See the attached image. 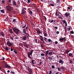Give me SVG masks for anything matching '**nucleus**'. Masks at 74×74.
I'll use <instances>...</instances> for the list:
<instances>
[{"instance_id":"6ab92c4d","label":"nucleus","mask_w":74,"mask_h":74,"mask_svg":"<svg viewBox=\"0 0 74 74\" xmlns=\"http://www.w3.org/2000/svg\"><path fill=\"white\" fill-rule=\"evenodd\" d=\"M65 16H66V17H68L69 16V14L67 13V12H66L65 13Z\"/></svg>"},{"instance_id":"864d4df0","label":"nucleus","mask_w":74,"mask_h":74,"mask_svg":"<svg viewBox=\"0 0 74 74\" xmlns=\"http://www.w3.org/2000/svg\"><path fill=\"white\" fill-rule=\"evenodd\" d=\"M5 2V1H4V0H3L2 1V4H3Z\"/></svg>"},{"instance_id":"c756f323","label":"nucleus","mask_w":74,"mask_h":74,"mask_svg":"<svg viewBox=\"0 0 74 74\" xmlns=\"http://www.w3.org/2000/svg\"><path fill=\"white\" fill-rule=\"evenodd\" d=\"M49 52V50H48L46 51V55H48V53Z\"/></svg>"},{"instance_id":"e433bc0d","label":"nucleus","mask_w":74,"mask_h":74,"mask_svg":"<svg viewBox=\"0 0 74 74\" xmlns=\"http://www.w3.org/2000/svg\"><path fill=\"white\" fill-rule=\"evenodd\" d=\"M44 36H45V37H47V34L46 33H45L44 34Z\"/></svg>"},{"instance_id":"4468645a","label":"nucleus","mask_w":74,"mask_h":74,"mask_svg":"<svg viewBox=\"0 0 74 74\" xmlns=\"http://www.w3.org/2000/svg\"><path fill=\"white\" fill-rule=\"evenodd\" d=\"M49 51H50V52H49L48 54L49 55H52V53L53 52H52L51 50H49Z\"/></svg>"},{"instance_id":"603ef678","label":"nucleus","mask_w":74,"mask_h":74,"mask_svg":"<svg viewBox=\"0 0 74 74\" xmlns=\"http://www.w3.org/2000/svg\"><path fill=\"white\" fill-rule=\"evenodd\" d=\"M27 45V44H26V43H24V47H25Z\"/></svg>"},{"instance_id":"9d476101","label":"nucleus","mask_w":74,"mask_h":74,"mask_svg":"<svg viewBox=\"0 0 74 74\" xmlns=\"http://www.w3.org/2000/svg\"><path fill=\"white\" fill-rule=\"evenodd\" d=\"M64 63V61L60 59L59 61V63H61V64H63Z\"/></svg>"},{"instance_id":"774afa93","label":"nucleus","mask_w":74,"mask_h":74,"mask_svg":"<svg viewBox=\"0 0 74 74\" xmlns=\"http://www.w3.org/2000/svg\"><path fill=\"white\" fill-rule=\"evenodd\" d=\"M41 63H42V62H39V64H41Z\"/></svg>"},{"instance_id":"37998d69","label":"nucleus","mask_w":74,"mask_h":74,"mask_svg":"<svg viewBox=\"0 0 74 74\" xmlns=\"http://www.w3.org/2000/svg\"><path fill=\"white\" fill-rule=\"evenodd\" d=\"M25 48H29V46H28L27 45L25 46Z\"/></svg>"},{"instance_id":"09e8293b","label":"nucleus","mask_w":74,"mask_h":74,"mask_svg":"<svg viewBox=\"0 0 74 74\" xmlns=\"http://www.w3.org/2000/svg\"><path fill=\"white\" fill-rule=\"evenodd\" d=\"M25 30H28V27H25Z\"/></svg>"},{"instance_id":"58836bf2","label":"nucleus","mask_w":74,"mask_h":74,"mask_svg":"<svg viewBox=\"0 0 74 74\" xmlns=\"http://www.w3.org/2000/svg\"><path fill=\"white\" fill-rule=\"evenodd\" d=\"M13 22H14V23H15V22H16V19H14L13 20Z\"/></svg>"},{"instance_id":"a211bd4d","label":"nucleus","mask_w":74,"mask_h":74,"mask_svg":"<svg viewBox=\"0 0 74 74\" xmlns=\"http://www.w3.org/2000/svg\"><path fill=\"white\" fill-rule=\"evenodd\" d=\"M48 41L49 42H50L51 44H52V40H51L49 39H48Z\"/></svg>"},{"instance_id":"412c9836","label":"nucleus","mask_w":74,"mask_h":74,"mask_svg":"<svg viewBox=\"0 0 74 74\" xmlns=\"http://www.w3.org/2000/svg\"><path fill=\"white\" fill-rule=\"evenodd\" d=\"M48 59H49V60H50V61H51L52 60V58L51 57H48Z\"/></svg>"},{"instance_id":"052dcab7","label":"nucleus","mask_w":74,"mask_h":74,"mask_svg":"<svg viewBox=\"0 0 74 74\" xmlns=\"http://www.w3.org/2000/svg\"><path fill=\"white\" fill-rule=\"evenodd\" d=\"M56 33L57 34H59V31H57Z\"/></svg>"},{"instance_id":"bf43d9fd","label":"nucleus","mask_w":74,"mask_h":74,"mask_svg":"<svg viewBox=\"0 0 74 74\" xmlns=\"http://www.w3.org/2000/svg\"><path fill=\"white\" fill-rule=\"evenodd\" d=\"M70 29H71V27H69V28H68V30L70 31Z\"/></svg>"},{"instance_id":"f3484780","label":"nucleus","mask_w":74,"mask_h":74,"mask_svg":"<svg viewBox=\"0 0 74 74\" xmlns=\"http://www.w3.org/2000/svg\"><path fill=\"white\" fill-rule=\"evenodd\" d=\"M35 30L36 31H37V32H38V33H39V34H40L41 32H40V30L36 29H35Z\"/></svg>"},{"instance_id":"a19ab883","label":"nucleus","mask_w":74,"mask_h":74,"mask_svg":"<svg viewBox=\"0 0 74 74\" xmlns=\"http://www.w3.org/2000/svg\"><path fill=\"white\" fill-rule=\"evenodd\" d=\"M27 3H30V2L31 1H30V0H27Z\"/></svg>"},{"instance_id":"c85d7f7f","label":"nucleus","mask_w":74,"mask_h":74,"mask_svg":"<svg viewBox=\"0 0 74 74\" xmlns=\"http://www.w3.org/2000/svg\"><path fill=\"white\" fill-rule=\"evenodd\" d=\"M61 68H58V71H61Z\"/></svg>"},{"instance_id":"dca6fc26","label":"nucleus","mask_w":74,"mask_h":74,"mask_svg":"<svg viewBox=\"0 0 74 74\" xmlns=\"http://www.w3.org/2000/svg\"><path fill=\"white\" fill-rule=\"evenodd\" d=\"M23 40L25 41V40H26V39H27V38L26 36H23Z\"/></svg>"},{"instance_id":"5701e85b","label":"nucleus","mask_w":74,"mask_h":74,"mask_svg":"<svg viewBox=\"0 0 74 74\" xmlns=\"http://www.w3.org/2000/svg\"><path fill=\"white\" fill-rule=\"evenodd\" d=\"M61 69H62V70L63 71H64V70H65V68H64V67L61 66Z\"/></svg>"},{"instance_id":"1a4fd4ad","label":"nucleus","mask_w":74,"mask_h":74,"mask_svg":"<svg viewBox=\"0 0 74 74\" xmlns=\"http://www.w3.org/2000/svg\"><path fill=\"white\" fill-rule=\"evenodd\" d=\"M22 28H23V29H24V28H25V27H26V23H23L22 25Z\"/></svg>"},{"instance_id":"3c124183","label":"nucleus","mask_w":74,"mask_h":74,"mask_svg":"<svg viewBox=\"0 0 74 74\" xmlns=\"http://www.w3.org/2000/svg\"><path fill=\"white\" fill-rule=\"evenodd\" d=\"M58 41H56L55 42V44H58Z\"/></svg>"},{"instance_id":"4be33fe9","label":"nucleus","mask_w":74,"mask_h":74,"mask_svg":"<svg viewBox=\"0 0 74 74\" xmlns=\"http://www.w3.org/2000/svg\"><path fill=\"white\" fill-rule=\"evenodd\" d=\"M5 49L6 51H8V48L7 46L6 47H5Z\"/></svg>"},{"instance_id":"f257e3e1","label":"nucleus","mask_w":74,"mask_h":74,"mask_svg":"<svg viewBox=\"0 0 74 74\" xmlns=\"http://www.w3.org/2000/svg\"><path fill=\"white\" fill-rule=\"evenodd\" d=\"M13 30L14 32L16 34H20L19 33V32H20V30L18 29V28H17L16 27H15L13 28Z\"/></svg>"},{"instance_id":"0e129e2a","label":"nucleus","mask_w":74,"mask_h":74,"mask_svg":"<svg viewBox=\"0 0 74 74\" xmlns=\"http://www.w3.org/2000/svg\"><path fill=\"white\" fill-rule=\"evenodd\" d=\"M41 47H42V48H44V46H43V45H41Z\"/></svg>"},{"instance_id":"39448f33","label":"nucleus","mask_w":74,"mask_h":74,"mask_svg":"<svg viewBox=\"0 0 74 74\" xmlns=\"http://www.w3.org/2000/svg\"><path fill=\"white\" fill-rule=\"evenodd\" d=\"M7 45L9 47H11L12 45V43L10 42V41H8L7 42Z\"/></svg>"},{"instance_id":"7c9ffc66","label":"nucleus","mask_w":74,"mask_h":74,"mask_svg":"<svg viewBox=\"0 0 74 74\" xmlns=\"http://www.w3.org/2000/svg\"><path fill=\"white\" fill-rule=\"evenodd\" d=\"M51 4H54V2H50V5Z\"/></svg>"},{"instance_id":"ea45409f","label":"nucleus","mask_w":74,"mask_h":74,"mask_svg":"<svg viewBox=\"0 0 74 74\" xmlns=\"http://www.w3.org/2000/svg\"><path fill=\"white\" fill-rule=\"evenodd\" d=\"M58 12H56V16H59V14H57Z\"/></svg>"},{"instance_id":"0eeeda50","label":"nucleus","mask_w":74,"mask_h":74,"mask_svg":"<svg viewBox=\"0 0 74 74\" xmlns=\"http://www.w3.org/2000/svg\"><path fill=\"white\" fill-rule=\"evenodd\" d=\"M23 33H24L25 34H27L28 36H29V35L28 34V33H26V30L25 29H24L23 30Z\"/></svg>"},{"instance_id":"2eb2a0df","label":"nucleus","mask_w":74,"mask_h":74,"mask_svg":"<svg viewBox=\"0 0 74 74\" xmlns=\"http://www.w3.org/2000/svg\"><path fill=\"white\" fill-rule=\"evenodd\" d=\"M5 65L6 66H5V68H11V66H10L8 65L5 64Z\"/></svg>"},{"instance_id":"8fccbe9b","label":"nucleus","mask_w":74,"mask_h":74,"mask_svg":"<svg viewBox=\"0 0 74 74\" xmlns=\"http://www.w3.org/2000/svg\"><path fill=\"white\" fill-rule=\"evenodd\" d=\"M14 52L15 54H17V51H14Z\"/></svg>"},{"instance_id":"de8ad7c7","label":"nucleus","mask_w":74,"mask_h":74,"mask_svg":"<svg viewBox=\"0 0 74 74\" xmlns=\"http://www.w3.org/2000/svg\"><path fill=\"white\" fill-rule=\"evenodd\" d=\"M54 29H56H56H58V27H57L55 26L54 27Z\"/></svg>"},{"instance_id":"c9c22d12","label":"nucleus","mask_w":74,"mask_h":74,"mask_svg":"<svg viewBox=\"0 0 74 74\" xmlns=\"http://www.w3.org/2000/svg\"><path fill=\"white\" fill-rule=\"evenodd\" d=\"M34 40L35 42H36V43H37V39L36 38H35Z\"/></svg>"},{"instance_id":"f8f14e48","label":"nucleus","mask_w":74,"mask_h":74,"mask_svg":"<svg viewBox=\"0 0 74 74\" xmlns=\"http://www.w3.org/2000/svg\"><path fill=\"white\" fill-rule=\"evenodd\" d=\"M1 35L2 36V37H4V36H5V34H4V33L3 32H1Z\"/></svg>"},{"instance_id":"5fc2aeb1","label":"nucleus","mask_w":74,"mask_h":74,"mask_svg":"<svg viewBox=\"0 0 74 74\" xmlns=\"http://www.w3.org/2000/svg\"><path fill=\"white\" fill-rule=\"evenodd\" d=\"M44 18H45V21H47V18H46L45 16H44Z\"/></svg>"},{"instance_id":"b1692460","label":"nucleus","mask_w":74,"mask_h":74,"mask_svg":"<svg viewBox=\"0 0 74 74\" xmlns=\"http://www.w3.org/2000/svg\"><path fill=\"white\" fill-rule=\"evenodd\" d=\"M69 56H72V55H73V53H69Z\"/></svg>"},{"instance_id":"a18cd8bd","label":"nucleus","mask_w":74,"mask_h":74,"mask_svg":"<svg viewBox=\"0 0 74 74\" xmlns=\"http://www.w3.org/2000/svg\"><path fill=\"white\" fill-rule=\"evenodd\" d=\"M10 39L11 40H14V38L12 37H10Z\"/></svg>"},{"instance_id":"e2e57ef3","label":"nucleus","mask_w":74,"mask_h":74,"mask_svg":"<svg viewBox=\"0 0 74 74\" xmlns=\"http://www.w3.org/2000/svg\"><path fill=\"white\" fill-rule=\"evenodd\" d=\"M52 69H54L55 68V66H52Z\"/></svg>"},{"instance_id":"79ce46f5","label":"nucleus","mask_w":74,"mask_h":74,"mask_svg":"<svg viewBox=\"0 0 74 74\" xmlns=\"http://www.w3.org/2000/svg\"><path fill=\"white\" fill-rule=\"evenodd\" d=\"M53 22V20H52L51 21H49V22H50V23H52Z\"/></svg>"},{"instance_id":"ddd939ff","label":"nucleus","mask_w":74,"mask_h":74,"mask_svg":"<svg viewBox=\"0 0 74 74\" xmlns=\"http://www.w3.org/2000/svg\"><path fill=\"white\" fill-rule=\"evenodd\" d=\"M59 41H60V42H62V41H63V38H60V39H59Z\"/></svg>"},{"instance_id":"2f4dec72","label":"nucleus","mask_w":74,"mask_h":74,"mask_svg":"<svg viewBox=\"0 0 74 74\" xmlns=\"http://www.w3.org/2000/svg\"><path fill=\"white\" fill-rule=\"evenodd\" d=\"M10 74H15V73L14 72L11 71V72H10Z\"/></svg>"},{"instance_id":"cd10ccee","label":"nucleus","mask_w":74,"mask_h":74,"mask_svg":"<svg viewBox=\"0 0 74 74\" xmlns=\"http://www.w3.org/2000/svg\"><path fill=\"white\" fill-rule=\"evenodd\" d=\"M73 63V61H72V60H69V63H71V64H72V63Z\"/></svg>"},{"instance_id":"680f3d73","label":"nucleus","mask_w":74,"mask_h":74,"mask_svg":"<svg viewBox=\"0 0 74 74\" xmlns=\"http://www.w3.org/2000/svg\"><path fill=\"white\" fill-rule=\"evenodd\" d=\"M2 60H4L5 59V58H4L3 57H2V58L1 59Z\"/></svg>"},{"instance_id":"393cba45","label":"nucleus","mask_w":74,"mask_h":74,"mask_svg":"<svg viewBox=\"0 0 74 74\" xmlns=\"http://www.w3.org/2000/svg\"><path fill=\"white\" fill-rule=\"evenodd\" d=\"M29 13L30 15H32L33 14V12H32V11L30 10L29 12Z\"/></svg>"},{"instance_id":"a878e982","label":"nucleus","mask_w":74,"mask_h":74,"mask_svg":"<svg viewBox=\"0 0 74 74\" xmlns=\"http://www.w3.org/2000/svg\"><path fill=\"white\" fill-rule=\"evenodd\" d=\"M69 52H70V51H69L68 50H66V53H67V54H68V53H69Z\"/></svg>"},{"instance_id":"13d9d810","label":"nucleus","mask_w":74,"mask_h":74,"mask_svg":"<svg viewBox=\"0 0 74 74\" xmlns=\"http://www.w3.org/2000/svg\"><path fill=\"white\" fill-rule=\"evenodd\" d=\"M52 71H49V74H51V73H52Z\"/></svg>"},{"instance_id":"20e7f679","label":"nucleus","mask_w":74,"mask_h":74,"mask_svg":"<svg viewBox=\"0 0 74 74\" xmlns=\"http://www.w3.org/2000/svg\"><path fill=\"white\" fill-rule=\"evenodd\" d=\"M6 8L9 11H10L11 10L12 7L10 5H8L6 6Z\"/></svg>"},{"instance_id":"aec40b11","label":"nucleus","mask_w":74,"mask_h":74,"mask_svg":"<svg viewBox=\"0 0 74 74\" xmlns=\"http://www.w3.org/2000/svg\"><path fill=\"white\" fill-rule=\"evenodd\" d=\"M10 32V33H11V34H13V32H12V29H10L9 30Z\"/></svg>"},{"instance_id":"9b49d317","label":"nucleus","mask_w":74,"mask_h":74,"mask_svg":"<svg viewBox=\"0 0 74 74\" xmlns=\"http://www.w3.org/2000/svg\"><path fill=\"white\" fill-rule=\"evenodd\" d=\"M22 14H24L26 13V11L25 10H22Z\"/></svg>"},{"instance_id":"72a5a7b5","label":"nucleus","mask_w":74,"mask_h":74,"mask_svg":"<svg viewBox=\"0 0 74 74\" xmlns=\"http://www.w3.org/2000/svg\"><path fill=\"white\" fill-rule=\"evenodd\" d=\"M70 33L71 34H74V32H73V30L70 31Z\"/></svg>"},{"instance_id":"338daca9","label":"nucleus","mask_w":74,"mask_h":74,"mask_svg":"<svg viewBox=\"0 0 74 74\" xmlns=\"http://www.w3.org/2000/svg\"><path fill=\"white\" fill-rule=\"evenodd\" d=\"M9 16H10V17H12V16L11 14H9Z\"/></svg>"},{"instance_id":"c03bdc74","label":"nucleus","mask_w":74,"mask_h":74,"mask_svg":"<svg viewBox=\"0 0 74 74\" xmlns=\"http://www.w3.org/2000/svg\"><path fill=\"white\" fill-rule=\"evenodd\" d=\"M60 0H57L56 3H60Z\"/></svg>"},{"instance_id":"7ed1b4c3","label":"nucleus","mask_w":74,"mask_h":74,"mask_svg":"<svg viewBox=\"0 0 74 74\" xmlns=\"http://www.w3.org/2000/svg\"><path fill=\"white\" fill-rule=\"evenodd\" d=\"M34 51L33 50H31L30 52H28L27 53V56L30 59L32 58V57L30 56V55L31 56L32 55V53H33V52Z\"/></svg>"},{"instance_id":"6e6552de","label":"nucleus","mask_w":74,"mask_h":74,"mask_svg":"<svg viewBox=\"0 0 74 74\" xmlns=\"http://www.w3.org/2000/svg\"><path fill=\"white\" fill-rule=\"evenodd\" d=\"M28 71L29 73H30V74H32V70L31 69H30L29 67H28Z\"/></svg>"},{"instance_id":"423d86ee","label":"nucleus","mask_w":74,"mask_h":74,"mask_svg":"<svg viewBox=\"0 0 74 74\" xmlns=\"http://www.w3.org/2000/svg\"><path fill=\"white\" fill-rule=\"evenodd\" d=\"M12 4L14 6H15V7H17V4H16V2L15 1H12Z\"/></svg>"},{"instance_id":"bb28decb","label":"nucleus","mask_w":74,"mask_h":74,"mask_svg":"<svg viewBox=\"0 0 74 74\" xmlns=\"http://www.w3.org/2000/svg\"><path fill=\"white\" fill-rule=\"evenodd\" d=\"M0 11L2 13H3V14L4 13V10H1Z\"/></svg>"},{"instance_id":"4c0bfd02","label":"nucleus","mask_w":74,"mask_h":74,"mask_svg":"<svg viewBox=\"0 0 74 74\" xmlns=\"http://www.w3.org/2000/svg\"><path fill=\"white\" fill-rule=\"evenodd\" d=\"M63 22L64 23H66V20H64L63 21Z\"/></svg>"},{"instance_id":"49530a36","label":"nucleus","mask_w":74,"mask_h":74,"mask_svg":"<svg viewBox=\"0 0 74 74\" xmlns=\"http://www.w3.org/2000/svg\"><path fill=\"white\" fill-rule=\"evenodd\" d=\"M50 5H51V6H52V7H53L54 5H54V4H51Z\"/></svg>"},{"instance_id":"473e14b6","label":"nucleus","mask_w":74,"mask_h":74,"mask_svg":"<svg viewBox=\"0 0 74 74\" xmlns=\"http://www.w3.org/2000/svg\"><path fill=\"white\" fill-rule=\"evenodd\" d=\"M34 60H32V64H34Z\"/></svg>"},{"instance_id":"6e6d98bb","label":"nucleus","mask_w":74,"mask_h":74,"mask_svg":"<svg viewBox=\"0 0 74 74\" xmlns=\"http://www.w3.org/2000/svg\"><path fill=\"white\" fill-rule=\"evenodd\" d=\"M22 10H26V8H23V9Z\"/></svg>"},{"instance_id":"4d7b16f0","label":"nucleus","mask_w":74,"mask_h":74,"mask_svg":"<svg viewBox=\"0 0 74 74\" xmlns=\"http://www.w3.org/2000/svg\"><path fill=\"white\" fill-rule=\"evenodd\" d=\"M16 36V37L15 38V39H18V37L17 36Z\"/></svg>"},{"instance_id":"f03ea898","label":"nucleus","mask_w":74,"mask_h":74,"mask_svg":"<svg viewBox=\"0 0 74 74\" xmlns=\"http://www.w3.org/2000/svg\"><path fill=\"white\" fill-rule=\"evenodd\" d=\"M39 37H40V40L42 41H43V42H45V41H46V42H47L46 40H47V38L45 37H43L41 36H39Z\"/></svg>"},{"instance_id":"69168bd1","label":"nucleus","mask_w":74,"mask_h":74,"mask_svg":"<svg viewBox=\"0 0 74 74\" xmlns=\"http://www.w3.org/2000/svg\"><path fill=\"white\" fill-rule=\"evenodd\" d=\"M58 18H60V19H63V18H62V17H58Z\"/></svg>"},{"instance_id":"f704fd0d","label":"nucleus","mask_w":74,"mask_h":74,"mask_svg":"<svg viewBox=\"0 0 74 74\" xmlns=\"http://www.w3.org/2000/svg\"><path fill=\"white\" fill-rule=\"evenodd\" d=\"M41 56H45V54H44L43 53H42L41 54H40Z\"/></svg>"}]
</instances>
